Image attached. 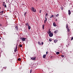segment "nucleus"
<instances>
[{
	"mask_svg": "<svg viewBox=\"0 0 73 73\" xmlns=\"http://www.w3.org/2000/svg\"><path fill=\"white\" fill-rule=\"evenodd\" d=\"M31 58L32 60H33V61H35L36 60V56H35V57H31Z\"/></svg>",
	"mask_w": 73,
	"mask_h": 73,
	"instance_id": "1",
	"label": "nucleus"
},
{
	"mask_svg": "<svg viewBox=\"0 0 73 73\" xmlns=\"http://www.w3.org/2000/svg\"><path fill=\"white\" fill-rule=\"evenodd\" d=\"M31 8H32L31 10L32 11H33V12H36V9L34 7H32Z\"/></svg>",
	"mask_w": 73,
	"mask_h": 73,
	"instance_id": "2",
	"label": "nucleus"
},
{
	"mask_svg": "<svg viewBox=\"0 0 73 73\" xmlns=\"http://www.w3.org/2000/svg\"><path fill=\"white\" fill-rule=\"evenodd\" d=\"M53 35V34L52 33H50L49 34V36H50V37H52Z\"/></svg>",
	"mask_w": 73,
	"mask_h": 73,
	"instance_id": "3",
	"label": "nucleus"
},
{
	"mask_svg": "<svg viewBox=\"0 0 73 73\" xmlns=\"http://www.w3.org/2000/svg\"><path fill=\"white\" fill-rule=\"evenodd\" d=\"M25 39H27V38H22V40L23 41H25Z\"/></svg>",
	"mask_w": 73,
	"mask_h": 73,
	"instance_id": "4",
	"label": "nucleus"
},
{
	"mask_svg": "<svg viewBox=\"0 0 73 73\" xmlns=\"http://www.w3.org/2000/svg\"><path fill=\"white\" fill-rule=\"evenodd\" d=\"M45 20H44V23L45 24L46 23V21H47V18L46 17H45Z\"/></svg>",
	"mask_w": 73,
	"mask_h": 73,
	"instance_id": "5",
	"label": "nucleus"
},
{
	"mask_svg": "<svg viewBox=\"0 0 73 73\" xmlns=\"http://www.w3.org/2000/svg\"><path fill=\"white\" fill-rule=\"evenodd\" d=\"M15 29H16V31H18V30H19V29H18V27L17 26H16L15 27Z\"/></svg>",
	"mask_w": 73,
	"mask_h": 73,
	"instance_id": "6",
	"label": "nucleus"
},
{
	"mask_svg": "<svg viewBox=\"0 0 73 73\" xmlns=\"http://www.w3.org/2000/svg\"><path fill=\"white\" fill-rule=\"evenodd\" d=\"M17 44L16 45V50H14L15 52H16V50H17Z\"/></svg>",
	"mask_w": 73,
	"mask_h": 73,
	"instance_id": "7",
	"label": "nucleus"
},
{
	"mask_svg": "<svg viewBox=\"0 0 73 73\" xmlns=\"http://www.w3.org/2000/svg\"><path fill=\"white\" fill-rule=\"evenodd\" d=\"M68 11L69 15H70V14H71V12L70 11V10H69Z\"/></svg>",
	"mask_w": 73,
	"mask_h": 73,
	"instance_id": "8",
	"label": "nucleus"
},
{
	"mask_svg": "<svg viewBox=\"0 0 73 73\" xmlns=\"http://www.w3.org/2000/svg\"><path fill=\"white\" fill-rule=\"evenodd\" d=\"M46 57V55L44 54L43 55V57L44 58H45V57Z\"/></svg>",
	"mask_w": 73,
	"mask_h": 73,
	"instance_id": "9",
	"label": "nucleus"
},
{
	"mask_svg": "<svg viewBox=\"0 0 73 73\" xmlns=\"http://www.w3.org/2000/svg\"><path fill=\"white\" fill-rule=\"evenodd\" d=\"M53 25L54 27H56V24H55V23H53Z\"/></svg>",
	"mask_w": 73,
	"mask_h": 73,
	"instance_id": "10",
	"label": "nucleus"
},
{
	"mask_svg": "<svg viewBox=\"0 0 73 73\" xmlns=\"http://www.w3.org/2000/svg\"><path fill=\"white\" fill-rule=\"evenodd\" d=\"M57 41H58L57 40H54V42H55V43H56V42H57Z\"/></svg>",
	"mask_w": 73,
	"mask_h": 73,
	"instance_id": "11",
	"label": "nucleus"
},
{
	"mask_svg": "<svg viewBox=\"0 0 73 73\" xmlns=\"http://www.w3.org/2000/svg\"><path fill=\"white\" fill-rule=\"evenodd\" d=\"M28 28V29H29V30H30V29H31V26L29 25Z\"/></svg>",
	"mask_w": 73,
	"mask_h": 73,
	"instance_id": "12",
	"label": "nucleus"
},
{
	"mask_svg": "<svg viewBox=\"0 0 73 73\" xmlns=\"http://www.w3.org/2000/svg\"><path fill=\"white\" fill-rule=\"evenodd\" d=\"M54 16V15H52L50 17V18H52V17H53Z\"/></svg>",
	"mask_w": 73,
	"mask_h": 73,
	"instance_id": "13",
	"label": "nucleus"
},
{
	"mask_svg": "<svg viewBox=\"0 0 73 73\" xmlns=\"http://www.w3.org/2000/svg\"><path fill=\"white\" fill-rule=\"evenodd\" d=\"M38 44H39V45H41V43H40V42H38Z\"/></svg>",
	"mask_w": 73,
	"mask_h": 73,
	"instance_id": "14",
	"label": "nucleus"
},
{
	"mask_svg": "<svg viewBox=\"0 0 73 73\" xmlns=\"http://www.w3.org/2000/svg\"><path fill=\"white\" fill-rule=\"evenodd\" d=\"M26 26H28L29 25V24H28V23H26Z\"/></svg>",
	"mask_w": 73,
	"mask_h": 73,
	"instance_id": "15",
	"label": "nucleus"
},
{
	"mask_svg": "<svg viewBox=\"0 0 73 73\" xmlns=\"http://www.w3.org/2000/svg\"><path fill=\"white\" fill-rule=\"evenodd\" d=\"M56 54H60L59 52H56Z\"/></svg>",
	"mask_w": 73,
	"mask_h": 73,
	"instance_id": "16",
	"label": "nucleus"
},
{
	"mask_svg": "<svg viewBox=\"0 0 73 73\" xmlns=\"http://www.w3.org/2000/svg\"><path fill=\"white\" fill-rule=\"evenodd\" d=\"M57 32H58V31H57V30H56L55 31H54V33H57Z\"/></svg>",
	"mask_w": 73,
	"mask_h": 73,
	"instance_id": "17",
	"label": "nucleus"
},
{
	"mask_svg": "<svg viewBox=\"0 0 73 73\" xmlns=\"http://www.w3.org/2000/svg\"><path fill=\"white\" fill-rule=\"evenodd\" d=\"M68 32H69L70 30L68 28H67Z\"/></svg>",
	"mask_w": 73,
	"mask_h": 73,
	"instance_id": "18",
	"label": "nucleus"
},
{
	"mask_svg": "<svg viewBox=\"0 0 73 73\" xmlns=\"http://www.w3.org/2000/svg\"><path fill=\"white\" fill-rule=\"evenodd\" d=\"M42 29H44V25H42Z\"/></svg>",
	"mask_w": 73,
	"mask_h": 73,
	"instance_id": "19",
	"label": "nucleus"
},
{
	"mask_svg": "<svg viewBox=\"0 0 73 73\" xmlns=\"http://www.w3.org/2000/svg\"><path fill=\"white\" fill-rule=\"evenodd\" d=\"M19 46L20 48H22V47L23 46L22 45L20 44Z\"/></svg>",
	"mask_w": 73,
	"mask_h": 73,
	"instance_id": "20",
	"label": "nucleus"
},
{
	"mask_svg": "<svg viewBox=\"0 0 73 73\" xmlns=\"http://www.w3.org/2000/svg\"><path fill=\"white\" fill-rule=\"evenodd\" d=\"M18 61H21V58H19L18 59Z\"/></svg>",
	"mask_w": 73,
	"mask_h": 73,
	"instance_id": "21",
	"label": "nucleus"
},
{
	"mask_svg": "<svg viewBox=\"0 0 73 73\" xmlns=\"http://www.w3.org/2000/svg\"><path fill=\"white\" fill-rule=\"evenodd\" d=\"M60 9H61L62 10H63L64 8H63V7H60Z\"/></svg>",
	"mask_w": 73,
	"mask_h": 73,
	"instance_id": "22",
	"label": "nucleus"
},
{
	"mask_svg": "<svg viewBox=\"0 0 73 73\" xmlns=\"http://www.w3.org/2000/svg\"><path fill=\"white\" fill-rule=\"evenodd\" d=\"M59 16V14H57L56 15V17H58V16Z\"/></svg>",
	"mask_w": 73,
	"mask_h": 73,
	"instance_id": "23",
	"label": "nucleus"
},
{
	"mask_svg": "<svg viewBox=\"0 0 73 73\" xmlns=\"http://www.w3.org/2000/svg\"><path fill=\"white\" fill-rule=\"evenodd\" d=\"M66 28H68V24H66Z\"/></svg>",
	"mask_w": 73,
	"mask_h": 73,
	"instance_id": "24",
	"label": "nucleus"
},
{
	"mask_svg": "<svg viewBox=\"0 0 73 73\" xmlns=\"http://www.w3.org/2000/svg\"><path fill=\"white\" fill-rule=\"evenodd\" d=\"M1 13L2 14H1V15H2V14H3V12H4V11H1Z\"/></svg>",
	"mask_w": 73,
	"mask_h": 73,
	"instance_id": "25",
	"label": "nucleus"
},
{
	"mask_svg": "<svg viewBox=\"0 0 73 73\" xmlns=\"http://www.w3.org/2000/svg\"><path fill=\"white\" fill-rule=\"evenodd\" d=\"M45 16L47 17L48 16V13H46L45 15Z\"/></svg>",
	"mask_w": 73,
	"mask_h": 73,
	"instance_id": "26",
	"label": "nucleus"
},
{
	"mask_svg": "<svg viewBox=\"0 0 73 73\" xmlns=\"http://www.w3.org/2000/svg\"><path fill=\"white\" fill-rule=\"evenodd\" d=\"M32 70H31L30 71V73H32Z\"/></svg>",
	"mask_w": 73,
	"mask_h": 73,
	"instance_id": "27",
	"label": "nucleus"
},
{
	"mask_svg": "<svg viewBox=\"0 0 73 73\" xmlns=\"http://www.w3.org/2000/svg\"><path fill=\"white\" fill-rule=\"evenodd\" d=\"M49 41H50V42L52 41V40L50 39H49Z\"/></svg>",
	"mask_w": 73,
	"mask_h": 73,
	"instance_id": "28",
	"label": "nucleus"
},
{
	"mask_svg": "<svg viewBox=\"0 0 73 73\" xmlns=\"http://www.w3.org/2000/svg\"><path fill=\"white\" fill-rule=\"evenodd\" d=\"M4 7H5V8H7V5H4Z\"/></svg>",
	"mask_w": 73,
	"mask_h": 73,
	"instance_id": "29",
	"label": "nucleus"
},
{
	"mask_svg": "<svg viewBox=\"0 0 73 73\" xmlns=\"http://www.w3.org/2000/svg\"><path fill=\"white\" fill-rule=\"evenodd\" d=\"M61 56L62 57H64V55H62Z\"/></svg>",
	"mask_w": 73,
	"mask_h": 73,
	"instance_id": "30",
	"label": "nucleus"
},
{
	"mask_svg": "<svg viewBox=\"0 0 73 73\" xmlns=\"http://www.w3.org/2000/svg\"><path fill=\"white\" fill-rule=\"evenodd\" d=\"M26 13H25V14H24L25 16V15H26Z\"/></svg>",
	"mask_w": 73,
	"mask_h": 73,
	"instance_id": "31",
	"label": "nucleus"
},
{
	"mask_svg": "<svg viewBox=\"0 0 73 73\" xmlns=\"http://www.w3.org/2000/svg\"><path fill=\"white\" fill-rule=\"evenodd\" d=\"M73 37H72L71 38V40H73Z\"/></svg>",
	"mask_w": 73,
	"mask_h": 73,
	"instance_id": "32",
	"label": "nucleus"
},
{
	"mask_svg": "<svg viewBox=\"0 0 73 73\" xmlns=\"http://www.w3.org/2000/svg\"><path fill=\"white\" fill-rule=\"evenodd\" d=\"M41 10H40L39 11V13H41Z\"/></svg>",
	"mask_w": 73,
	"mask_h": 73,
	"instance_id": "33",
	"label": "nucleus"
},
{
	"mask_svg": "<svg viewBox=\"0 0 73 73\" xmlns=\"http://www.w3.org/2000/svg\"><path fill=\"white\" fill-rule=\"evenodd\" d=\"M43 44H44V42H42V45H43Z\"/></svg>",
	"mask_w": 73,
	"mask_h": 73,
	"instance_id": "34",
	"label": "nucleus"
},
{
	"mask_svg": "<svg viewBox=\"0 0 73 73\" xmlns=\"http://www.w3.org/2000/svg\"><path fill=\"white\" fill-rule=\"evenodd\" d=\"M46 54H48V52H46Z\"/></svg>",
	"mask_w": 73,
	"mask_h": 73,
	"instance_id": "35",
	"label": "nucleus"
},
{
	"mask_svg": "<svg viewBox=\"0 0 73 73\" xmlns=\"http://www.w3.org/2000/svg\"><path fill=\"white\" fill-rule=\"evenodd\" d=\"M56 21H57V19H56Z\"/></svg>",
	"mask_w": 73,
	"mask_h": 73,
	"instance_id": "36",
	"label": "nucleus"
},
{
	"mask_svg": "<svg viewBox=\"0 0 73 73\" xmlns=\"http://www.w3.org/2000/svg\"><path fill=\"white\" fill-rule=\"evenodd\" d=\"M4 3H3V6H4Z\"/></svg>",
	"mask_w": 73,
	"mask_h": 73,
	"instance_id": "37",
	"label": "nucleus"
},
{
	"mask_svg": "<svg viewBox=\"0 0 73 73\" xmlns=\"http://www.w3.org/2000/svg\"><path fill=\"white\" fill-rule=\"evenodd\" d=\"M5 69H6L7 68V67H5Z\"/></svg>",
	"mask_w": 73,
	"mask_h": 73,
	"instance_id": "38",
	"label": "nucleus"
},
{
	"mask_svg": "<svg viewBox=\"0 0 73 73\" xmlns=\"http://www.w3.org/2000/svg\"><path fill=\"white\" fill-rule=\"evenodd\" d=\"M1 12H2L1 11H0V13H1Z\"/></svg>",
	"mask_w": 73,
	"mask_h": 73,
	"instance_id": "39",
	"label": "nucleus"
},
{
	"mask_svg": "<svg viewBox=\"0 0 73 73\" xmlns=\"http://www.w3.org/2000/svg\"><path fill=\"white\" fill-rule=\"evenodd\" d=\"M0 26H1V24H0Z\"/></svg>",
	"mask_w": 73,
	"mask_h": 73,
	"instance_id": "40",
	"label": "nucleus"
},
{
	"mask_svg": "<svg viewBox=\"0 0 73 73\" xmlns=\"http://www.w3.org/2000/svg\"><path fill=\"white\" fill-rule=\"evenodd\" d=\"M55 15H54V16H56V14H55Z\"/></svg>",
	"mask_w": 73,
	"mask_h": 73,
	"instance_id": "41",
	"label": "nucleus"
},
{
	"mask_svg": "<svg viewBox=\"0 0 73 73\" xmlns=\"http://www.w3.org/2000/svg\"><path fill=\"white\" fill-rule=\"evenodd\" d=\"M49 33H51V31H50Z\"/></svg>",
	"mask_w": 73,
	"mask_h": 73,
	"instance_id": "42",
	"label": "nucleus"
},
{
	"mask_svg": "<svg viewBox=\"0 0 73 73\" xmlns=\"http://www.w3.org/2000/svg\"><path fill=\"white\" fill-rule=\"evenodd\" d=\"M3 3L4 4V3H5V2H3Z\"/></svg>",
	"mask_w": 73,
	"mask_h": 73,
	"instance_id": "43",
	"label": "nucleus"
},
{
	"mask_svg": "<svg viewBox=\"0 0 73 73\" xmlns=\"http://www.w3.org/2000/svg\"><path fill=\"white\" fill-rule=\"evenodd\" d=\"M0 9H1V7H0Z\"/></svg>",
	"mask_w": 73,
	"mask_h": 73,
	"instance_id": "44",
	"label": "nucleus"
},
{
	"mask_svg": "<svg viewBox=\"0 0 73 73\" xmlns=\"http://www.w3.org/2000/svg\"><path fill=\"white\" fill-rule=\"evenodd\" d=\"M0 39H1V38H0Z\"/></svg>",
	"mask_w": 73,
	"mask_h": 73,
	"instance_id": "45",
	"label": "nucleus"
}]
</instances>
